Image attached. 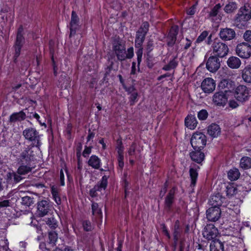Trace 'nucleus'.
I'll list each match as a JSON object with an SVG mask.
<instances>
[{"instance_id":"obj_17","label":"nucleus","mask_w":251,"mask_h":251,"mask_svg":"<svg viewBox=\"0 0 251 251\" xmlns=\"http://www.w3.org/2000/svg\"><path fill=\"white\" fill-rule=\"evenodd\" d=\"M219 36L222 40L229 41L235 37V32L234 30L231 28H223L220 30Z\"/></svg>"},{"instance_id":"obj_37","label":"nucleus","mask_w":251,"mask_h":251,"mask_svg":"<svg viewBox=\"0 0 251 251\" xmlns=\"http://www.w3.org/2000/svg\"><path fill=\"white\" fill-rule=\"evenodd\" d=\"M64 172L65 174H66L68 179L69 180H70V176L68 174V170L66 169V168H65L64 170L61 169L60 171V175H59V179L60 182V185L61 186H64L65 185V175H64Z\"/></svg>"},{"instance_id":"obj_32","label":"nucleus","mask_w":251,"mask_h":251,"mask_svg":"<svg viewBox=\"0 0 251 251\" xmlns=\"http://www.w3.org/2000/svg\"><path fill=\"white\" fill-rule=\"evenodd\" d=\"M237 8V4L235 2H231L226 4L225 8L224 11L226 13H231L234 12Z\"/></svg>"},{"instance_id":"obj_61","label":"nucleus","mask_w":251,"mask_h":251,"mask_svg":"<svg viewBox=\"0 0 251 251\" xmlns=\"http://www.w3.org/2000/svg\"><path fill=\"white\" fill-rule=\"evenodd\" d=\"M27 153H28V152L26 151L25 152H23L22 154V157L23 159H25L26 161H28V159H29V160H30V158L28 157V156L27 154Z\"/></svg>"},{"instance_id":"obj_63","label":"nucleus","mask_w":251,"mask_h":251,"mask_svg":"<svg viewBox=\"0 0 251 251\" xmlns=\"http://www.w3.org/2000/svg\"><path fill=\"white\" fill-rule=\"evenodd\" d=\"M0 251H11L8 248V245L3 246L0 247Z\"/></svg>"},{"instance_id":"obj_14","label":"nucleus","mask_w":251,"mask_h":251,"mask_svg":"<svg viewBox=\"0 0 251 251\" xmlns=\"http://www.w3.org/2000/svg\"><path fill=\"white\" fill-rule=\"evenodd\" d=\"M221 216V210L219 207H211L206 211V217L209 221L215 222Z\"/></svg>"},{"instance_id":"obj_20","label":"nucleus","mask_w":251,"mask_h":251,"mask_svg":"<svg viewBox=\"0 0 251 251\" xmlns=\"http://www.w3.org/2000/svg\"><path fill=\"white\" fill-rule=\"evenodd\" d=\"M78 22V18L75 13V12L73 11L72 13V17H71V21L70 22V35H72L75 34V29L76 28V26L77 23Z\"/></svg>"},{"instance_id":"obj_23","label":"nucleus","mask_w":251,"mask_h":251,"mask_svg":"<svg viewBox=\"0 0 251 251\" xmlns=\"http://www.w3.org/2000/svg\"><path fill=\"white\" fill-rule=\"evenodd\" d=\"M185 124L190 129H194L197 125V119L194 116H188L185 119Z\"/></svg>"},{"instance_id":"obj_13","label":"nucleus","mask_w":251,"mask_h":251,"mask_svg":"<svg viewBox=\"0 0 251 251\" xmlns=\"http://www.w3.org/2000/svg\"><path fill=\"white\" fill-rule=\"evenodd\" d=\"M216 84L215 81L211 78L208 77L204 79L201 83V87L202 90L207 93L212 92L215 89Z\"/></svg>"},{"instance_id":"obj_5","label":"nucleus","mask_w":251,"mask_h":251,"mask_svg":"<svg viewBox=\"0 0 251 251\" xmlns=\"http://www.w3.org/2000/svg\"><path fill=\"white\" fill-rule=\"evenodd\" d=\"M23 135L25 139L36 143V146H40V135L35 128H26L23 131Z\"/></svg>"},{"instance_id":"obj_49","label":"nucleus","mask_w":251,"mask_h":251,"mask_svg":"<svg viewBox=\"0 0 251 251\" xmlns=\"http://www.w3.org/2000/svg\"><path fill=\"white\" fill-rule=\"evenodd\" d=\"M83 226L84 230L86 231H90L92 229V226L90 222L85 221L83 223Z\"/></svg>"},{"instance_id":"obj_3","label":"nucleus","mask_w":251,"mask_h":251,"mask_svg":"<svg viewBox=\"0 0 251 251\" xmlns=\"http://www.w3.org/2000/svg\"><path fill=\"white\" fill-rule=\"evenodd\" d=\"M206 143L205 135L201 132H195L191 139V144L194 150H201Z\"/></svg>"},{"instance_id":"obj_34","label":"nucleus","mask_w":251,"mask_h":251,"mask_svg":"<svg viewBox=\"0 0 251 251\" xmlns=\"http://www.w3.org/2000/svg\"><path fill=\"white\" fill-rule=\"evenodd\" d=\"M49 244L51 246L53 247L55 245V244L57 240L58 237L57 234L55 232H50L49 233Z\"/></svg>"},{"instance_id":"obj_62","label":"nucleus","mask_w":251,"mask_h":251,"mask_svg":"<svg viewBox=\"0 0 251 251\" xmlns=\"http://www.w3.org/2000/svg\"><path fill=\"white\" fill-rule=\"evenodd\" d=\"M162 230L163 232L164 233V234L168 237V238H170V235L169 234V233L166 227L165 226H163L162 227Z\"/></svg>"},{"instance_id":"obj_6","label":"nucleus","mask_w":251,"mask_h":251,"mask_svg":"<svg viewBox=\"0 0 251 251\" xmlns=\"http://www.w3.org/2000/svg\"><path fill=\"white\" fill-rule=\"evenodd\" d=\"M213 54L219 57H224L228 52L227 46L221 42H214L212 46Z\"/></svg>"},{"instance_id":"obj_19","label":"nucleus","mask_w":251,"mask_h":251,"mask_svg":"<svg viewBox=\"0 0 251 251\" xmlns=\"http://www.w3.org/2000/svg\"><path fill=\"white\" fill-rule=\"evenodd\" d=\"M208 134L212 138L217 137L221 133V128L217 124H212L208 127Z\"/></svg>"},{"instance_id":"obj_12","label":"nucleus","mask_w":251,"mask_h":251,"mask_svg":"<svg viewBox=\"0 0 251 251\" xmlns=\"http://www.w3.org/2000/svg\"><path fill=\"white\" fill-rule=\"evenodd\" d=\"M220 67L219 59L214 56H210L207 60L206 67L210 72H216Z\"/></svg>"},{"instance_id":"obj_51","label":"nucleus","mask_w":251,"mask_h":251,"mask_svg":"<svg viewBox=\"0 0 251 251\" xmlns=\"http://www.w3.org/2000/svg\"><path fill=\"white\" fill-rule=\"evenodd\" d=\"M243 36L246 41L251 43V30L246 31Z\"/></svg>"},{"instance_id":"obj_60","label":"nucleus","mask_w":251,"mask_h":251,"mask_svg":"<svg viewBox=\"0 0 251 251\" xmlns=\"http://www.w3.org/2000/svg\"><path fill=\"white\" fill-rule=\"evenodd\" d=\"M186 43H185L184 49H188L191 45L192 41L188 39H186Z\"/></svg>"},{"instance_id":"obj_33","label":"nucleus","mask_w":251,"mask_h":251,"mask_svg":"<svg viewBox=\"0 0 251 251\" xmlns=\"http://www.w3.org/2000/svg\"><path fill=\"white\" fill-rule=\"evenodd\" d=\"M190 176L191 179V186H194L196 184L197 177H198V173L196 169L193 168H190Z\"/></svg>"},{"instance_id":"obj_26","label":"nucleus","mask_w":251,"mask_h":251,"mask_svg":"<svg viewBox=\"0 0 251 251\" xmlns=\"http://www.w3.org/2000/svg\"><path fill=\"white\" fill-rule=\"evenodd\" d=\"M242 77L246 82L251 83V66H247L242 70Z\"/></svg>"},{"instance_id":"obj_16","label":"nucleus","mask_w":251,"mask_h":251,"mask_svg":"<svg viewBox=\"0 0 251 251\" xmlns=\"http://www.w3.org/2000/svg\"><path fill=\"white\" fill-rule=\"evenodd\" d=\"M50 206L47 201H42L38 203L37 213L39 217H43L46 215Z\"/></svg>"},{"instance_id":"obj_9","label":"nucleus","mask_w":251,"mask_h":251,"mask_svg":"<svg viewBox=\"0 0 251 251\" xmlns=\"http://www.w3.org/2000/svg\"><path fill=\"white\" fill-rule=\"evenodd\" d=\"M107 185V177L106 176H103L100 181L92 189L89 191V195L92 198L97 197L98 195V192H101L104 190Z\"/></svg>"},{"instance_id":"obj_15","label":"nucleus","mask_w":251,"mask_h":251,"mask_svg":"<svg viewBox=\"0 0 251 251\" xmlns=\"http://www.w3.org/2000/svg\"><path fill=\"white\" fill-rule=\"evenodd\" d=\"M227 101V98L223 92H219L214 94L213 96V101L218 106H225Z\"/></svg>"},{"instance_id":"obj_35","label":"nucleus","mask_w":251,"mask_h":251,"mask_svg":"<svg viewBox=\"0 0 251 251\" xmlns=\"http://www.w3.org/2000/svg\"><path fill=\"white\" fill-rule=\"evenodd\" d=\"M178 26L177 25H174L170 29L169 36L172 39V41L174 42L176 40V37L178 33Z\"/></svg>"},{"instance_id":"obj_27","label":"nucleus","mask_w":251,"mask_h":251,"mask_svg":"<svg viewBox=\"0 0 251 251\" xmlns=\"http://www.w3.org/2000/svg\"><path fill=\"white\" fill-rule=\"evenodd\" d=\"M101 164L100 159L96 155H92L88 161V165L94 169H98Z\"/></svg>"},{"instance_id":"obj_1","label":"nucleus","mask_w":251,"mask_h":251,"mask_svg":"<svg viewBox=\"0 0 251 251\" xmlns=\"http://www.w3.org/2000/svg\"><path fill=\"white\" fill-rule=\"evenodd\" d=\"M251 19V8L244 5L241 7L235 20V24L238 28H242Z\"/></svg>"},{"instance_id":"obj_7","label":"nucleus","mask_w":251,"mask_h":251,"mask_svg":"<svg viewBox=\"0 0 251 251\" xmlns=\"http://www.w3.org/2000/svg\"><path fill=\"white\" fill-rule=\"evenodd\" d=\"M23 28L21 26L19 28L17 35V38L14 45V58L15 61H16L17 58L20 54L21 48L24 44L25 40L23 35Z\"/></svg>"},{"instance_id":"obj_44","label":"nucleus","mask_w":251,"mask_h":251,"mask_svg":"<svg viewBox=\"0 0 251 251\" xmlns=\"http://www.w3.org/2000/svg\"><path fill=\"white\" fill-rule=\"evenodd\" d=\"M136 148V144L133 143L127 150V154L130 156H134L135 154V150Z\"/></svg>"},{"instance_id":"obj_56","label":"nucleus","mask_w":251,"mask_h":251,"mask_svg":"<svg viewBox=\"0 0 251 251\" xmlns=\"http://www.w3.org/2000/svg\"><path fill=\"white\" fill-rule=\"evenodd\" d=\"M119 166L122 169L124 166V156H118Z\"/></svg>"},{"instance_id":"obj_25","label":"nucleus","mask_w":251,"mask_h":251,"mask_svg":"<svg viewBox=\"0 0 251 251\" xmlns=\"http://www.w3.org/2000/svg\"><path fill=\"white\" fill-rule=\"evenodd\" d=\"M210 251H224V244L219 240H213L210 246Z\"/></svg>"},{"instance_id":"obj_24","label":"nucleus","mask_w":251,"mask_h":251,"mask_svg":"<svg viewBox=\"0 0 251 251\" xmlns=\"http://www.w3.org/2000/svg\"><path fill=\"white\" fill-rule=\"evenodd\" d=\"M25 117V113L22 111L19 112L14 113L10 116L9 121L12 123L21 121L24 120Z\"/></svg>"},{"instance_id":"obj_47","label":"nucleus","mask_w":251,"mask_h":251,"mask_svg":"<svg viewBox=\"0 0 251 251\" xmlns=\"http://www.w3.org/2000/svg\"><path fill=\"white\" fill-rule=\"evenodd\" d=\"M130 96L129 97V102L131 105H133L135 104V102L137 101V96H138V93L134 92L132 93L131 94H130Z\"/></svg>"},{"instance_id":"obj_55","label":"nucleus","mask_w":251,"mask_h":251,"mask_svg":"<svg viewBox=\"0 0 251 251\" xmlns=\"http://www.w3.org/2000/svg\"><path fill=\"white\" fill-rule=\"evenodd\" d=\"M125 89L128 94H131L132 93L137 92L133 86H130L128 87H125Z\"/></svg>"},{"instance_id":"obj_11","label":"nucleus","mask_w":251,"mask_h":251,"mask_svg":"<svg viewBox=\"0 0 251 251\" xmlns=\"http://www.w3.org/2000/svg\"><path fill=\"white\" fill-rule=\"evenodd\" d=\"M218 234V230L213 224L207 225L202 231L203 237L208 240L214 239Z\"/></svg>"},{"instance_id":"obj_53","label":"nucleus","mask_w":251,"mask_h":251,"mask_svg":"<svg viewBox=\"0 0 251 251\" xmlns=\"http://www.w3.org/2000/svg\"><path fill=\"white\" fill-rule=\"evenodd\" d=\"M228 105L232 108H236L239 106L237 102L234 100H229Z\"/></svg>"},{"instance_id":"obj_28","label":"nucleus","mask_w":251,"mask_h":251,"mask_svg":"<svg viewBox=\"0 0 251 251\" xmlns=\"http://www.w3.org/2000/svg\"><path fill=\"white\" fill-rule=\"evenodd\" d=\"M209 204L212 206L211 207H219L222 204V200L220 196L219 195L212 196L209 201Z\"/></svg>"},{"instance_id":"obj_46","label":"nucleus","mask_w":251,"mask_h":251,"mask_svg":"<svg viewBox=\"0 0 251 251\" xmlns=\"http://www.w3.org/2000/svg\"><path fill=\"white\" fill-rule=\"evenodd\" d=\"M177 65V62L175 59L172 60L170 62L168 65L164 67L163 69L165 70H169L171 69L174 68Z\"/></svg>"},{"instance_id":"obj_58","label":"nucleus","mask_w":251,"mask_h":251,"mask_svg":"<svg viewBox=\"0 0 251 251\" xmlns=\"http://www.w3.org/2000/svg\"><path fill=\"white\" fill-rule=\"evenodd\" d=\"M91 152V149L90 147H86L83 151V155L86 157L89 155Z\"/></svg>"},{"instance_id":"obj_29","label":"nucleus","mask_w":251,"mask_h":251,"mask_svg":"<svg viewBox=\"0 0 251 251\" xmlns=\"http://www.w3.org/2000/svg\"><path fill=\"white\" fill-rule=\"evenodd\" d=\"M51 192L56 203L57 204H60L61 200L58 195L59 189L57 187L53 185L51 187Z\"/></svg>"},{"instance_id":"obj_30","label":"nucleus","mask_w":251,"mask_h":251,"mask_svg":"<svg viewBox=\"0 0 251 251\" xmlns=\"http://www.w3.org/2000/svg\"><path fill=\"white\" fill-rule=\"evenodd\" d=\"M227 175L230 180H235L239 178L240 173L237 169L233 168L229 171Z\"/></svg>"},{"instance_id":"obj_45","label":"nucleus","mask_w":251,"mask_h":251,"mask_svg":"<svg viewBox=\"0 0 251 251\" xmlns=\"http://www.w3.org/2000/svg\"><path fill=\"white\" fill-rule=\"evenodd\" d=\"M208 116V113L205 110H201L198 113V117L200 120H205Z\"/></svg>"},{"instance_id":"obj_41","label":"nucleus","mask_w":251,"mask_h":251,"mask_svg":"<svg viewBox=\"0 0 251 251\" xmlns=\"http://www.w3.org/2000/svg\"><path fill=\"white\" fill-rule=\"evenodd\" d=\"M116 149L118 153V156H124V148L121 140L119 139L117 140Z\"/></svg>"},{"instance_id":"obj_2","label":"nucleus","mask_w":251,"mask_h":251,"mask_svg":"<svg viewBox=\"0 0 251 251\" xmlns=\"http://www.w3.org/2000/svg\"><path fill=\"white\" fill-rule=\"evenodd\" d=\"M112 51L120 61L126 59V46L119 38L115 39L112 42Z\"/></svg>"},{"instance_id":"obj_36","label":"nucleus","mask_w":251,"mask_h":251,"mask_svg":"<svg viewBox=\"0 0 251 251\" xmlns=\"http://www.w3.org/2000/svg\"><path fill=\"white\" fill-rule=\"evenodd\" d=\"M32 167L28 165H22L18 169V173L20 175H25L31 171Z\"/></svg>"},{"instance_id":"obj_57","label":"nucleus","mask_w":251,"mask_h":251,"mask_svg":"<svg viewBox=\"0 0 251 251\" xmlns=\"http://www.w3.org/2000/svg\"><path fill=\"white\" fill-rule=\"evenodd\" d=\"M9 206V201L4 200L0 201V208L5 207Z\"/></svg>"},{"instance_id":"obj_43","label":"nucleus","mask_w":251,"mask_h":251,"mask_svg":"<svg viewBox=\"0 0 251 251\" xmlns=\"http://www.w3.org/2000/svg\"><path fill=\"white\" fill-rule=\"evenodd\" d=\"M92 209L93 214L100 215L101 214V210L99 207L98 204L97 203H93L92 205Z\"/></svg>"},{"instance_id":"obj_8","label":"nucleus","mask_w":251,"mask_h":251,"mask_svg":"<svg viewBox=\"0 0 251 251\" xmlns=\"http://www.w3.org/2000/svg\"><path fill=\"white\" fill-rule=\"evenodd\" d=\"M236 52L241 58H249L251 56V46L246 43H240L236 47Z\"/></svg>"},{"instance_id":"obj_4","label":"nucleus","mask_w":251,"mask_h":251,"mask_svg":"<svg viewBox=\"0 0 251 251\" xmlns=\"http://www.w3.org/2000/svg\"><path fill=\"white\" fill-rule=\"evenodd\" d=\"M250 92V90L247 86L239 85L235 89L234 97L238 101H246L249 99Z\"/></svg>"},{"instance_id":"obj_64","label":"nucleus","mask_w":251,"mask_h":251,"mask_svg":"<svg viewBox=\"0 0 251 251\" xmlns=\"http://www.w3.org/2000/svg\"><path fill=\"white\" fill-rule=\"evenodd\" d=\"M47 224L52 226H54L55 225H56V223L55 222L53 219H52V220L49 219L47 221Z\"/></svg>"},{"instance_id":"obj_52","label":"nucleus","mask_w":251,"mask_h":251,"mask_svg":"<svg viewBox=\"0 0 251 251\" xmlns=\"http://www.w3.org/2000/svg\"><path fill=\"white\" fill-rule=\"evenodd\" d=\"M133 48L132 47L128 48L127 52L126 51V58H131L133 56Z\"/></svg>"},{"instance_id":"obj_59","label":"nucleus","mask_w":251,"mask_h":251,"mask_svg":"<svg viewBox=\"0 0 251 251\" xmlns=\"http://www.w3.org/2000/svg\"><path fill=\"white\" fill-rule=\"evenodd\" d=\"M196 12V5H193L190 9L188 11L187 13L189 15H193Z\"/></svg>"},{"instance_id":"obj_22","label":"nucleus","mask_w":251,"mask_h":251,"mask_svg":"<svg viewBox=\"0 0 251 251\" xmlns=\"http://www.w3.org/2000/svg\"><path fill=\"white\" fill-rule=\"evenodd\" d=\"M176 192L175 188L172 189L169 192L165 199V207L170 209L174 202V196Z\"/></svg>"},{"instance_id":"obj_18","label":"nucleus","mask_w":251,"mask_h":251,"mask_svg":"<svg viewBox=\"0 0 251 251\" xmlns=\"http://www.w3.org/2000/svg\"><path fill=\"white\" fill-rule=\"evenodd\" d=\"M201 150H194L190 153L191 159L198 163H201L204 158V154L201 151Z\"/></svg>"},{"instance_id":"obj_54","label":"nucleus","mask_w":251,"mask_h":251,"mask_svg":"<svg viewBox=\"0 0 251 251\" xmlns=\"http://www.w3.org/2000/svg\"><path fill=\"white\" fill-rule=\"evenodd\" d=\"M7 176L8 178H11L12 176H14V178L16 182H19L21 179L20 176L14 173H8Z\"/></svg>"},{"instance_id":"obj_38","label":"nucleus","mask_w":251,"mask_h":251,"mask_svg":"<svg viewBox=\"0 0 251 251\" xmlns=\"http://www.w3.org/2000/svg\"><path fill=\"white\" fill-rule=\"evenodd\" d=\"M145 36L144 34H139L137 32L135 39V46L136 47L140 48L145 39Z\"/></svg>"},{"instance_id":"obj_40","label":"nucleus","mask_w":251,"mask_h":251,"mask_svg":"<svg viewBox=\"0 0 251 251\" xmlns=\"http://www.w3.org/2000/svg\"><path fill=\"white\" fill-rule=\"evenodd\" d=\"M221 8V5L220 3L215 5L209 12V15L211 17H214L216 16Z\"/></svg>"},{"instance_id":"obj_39","label":"nucleus","mask_w":251,"mask_h":251,"mask_svg":"<svg viewBox=\"0 0 251 251\" xmlns=\"http://www.w3.org/2000/svg\"><path fill=\"white\" fill-rule=\"evenodd\" d=\"M149 24L148 22H144L143 23L140 28L137 31V33L141 34H144L146 36L147 33L149 30Z\"/></svg>"},{"instance_id":"obj_48","label":"nucleus","mask_w":251,"mask_h":251,"mask_svg":"<svg viewBox=\"0 0 251 251\" xmlns=\"http://www.w3.org/2000/svg\"><path fill=\"white\" fill-rule=\"evenodd\" d=\"M179 233V225H178V222H176L175 227H174V238L176 240H177L178 239V236Z\"/></svg>"},{"instance_id":"obj_10","label":"nucleus","mask_w":251,"mask_h":251,"mask_svg":"<svg viewBox=\"0 0 251 251\" xmlns=\"http://www.w3.org/2000/svg\"><path fill=\"white\" fill-rule=\"evenodd\" d=\"M248 191V190L247 188H245L242 185L232 184L229 185L226 187V194L230 197L236 195L243 196Z\"/></svg>"},{"instance_id":"obj_31","label":"nucleus","mask_w":251,"mask_h":251,"mask_svg":"<svg viewBox=\"0 0 251 251\" xmlns=\"http://www.w3.org/2000/svg\"><path fill=\"white\" fill-rule=\"evenodd\" d=\"M240 166L244 169L251 167V158L249 157H243L240 160Z\"/></svg>"},{"instance_id":"obj_42","label":"nucleus","mask_w":251,"mask_h":251,"mask_svg":"<svg viewBox=\"0 0 251 251\" xmlns=\"http://www.w3.org/2000/svg\"><path fill=\"white\" fill-rule=\"evenodd\" d=\"M22 203L24 205L29 206L33 203V199L28 196L24 197L22 198Z\"/></svg>"},{"instance_id":"obj_21","label":"nucleus","mask_w":251,"mask_h":251,"mask_svg":"<svg viewBox=\"0 0 251 251\" xmlns=\"http://www.w3.org/2000/svg\"><path fill=\"white\" fill-rule=\"evenodd\" d=\"M227 64L230 68L238 69L240 67L241 62L240 59L237 57L232 56L228 59Z\"/></svg>"},{"instance_id":"obj_50","label":"nucleus","mask_w":251,"mask_h":251,"mask_svg":"<svg viewBox=\"0 0 251 251\" xmlns=\"http://www.w3.org/2000/svg\"><path fill=\"white\" fill-rule=\"evenodd\" d=\"M208 34L207 31H203L197 38V42L199 43L202 41L207 36Z\"/></svg>"}]
</instances>
